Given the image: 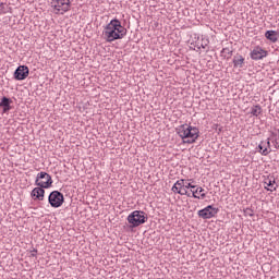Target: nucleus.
<instances>
[{
	"mask_svg": "<svg viewBox=\"0 0 279 279\" xmlns=\"http://www.w3.org/2000/svg\"><path fill=\"white\" fill-rule=\"evenodd\" d=\"M128 34V29L121 25L119 20H111L110 23L105 27L102 35L107 43H113V40H121L123 36Z\"/></svg>",
	"mask_w": 279,
	"mask_h": 279,
	"instance_id": "nucleus-1",
	"label": "nucleus"
},
{
	"mask_svg": "<svg viewBox=\"0 0 279 279\" xmlns=\"http://www.w3.org/2000/svg\"><path fill=\"white\" fill-rule=\"evenodd\" d=\"M177 132L182 138L183 143H195L197 138L199 137V131L197 128L189 126L187 124H182L177 129Z\"/></svg>",
	"mask_w": 279,
	"mask_h": 279,
	"instance_id": "nucleus-2",
	"label": "nucleus"
},
{
	"mask_svg": "<svg viewBox=\"0 0 279 279\" xmlns=\"http://www.w3.org/2000/svg\"><path fill=\"white\" fill-rule=\"evenodd\" d=\"M50 7L53 14H64L71 10V0H51Z\"/></svg>",
	"mask_w": 279,
	"mask_h": 279,
	"instance_id": "nucleus-3",
	"label": "nucleus"
},
{
	"mask_svg": "<svg viewBox=\"0 0 279 279\" xmlns=\"http://www.w3.org/2000/svg\"><path fill=\"white\" fill-rule=\"evenodd\" d=\"M128 221L131 228H138L142 223H145V213L135 210L128 216Z\"/></svg>",
	"mask_w": 279,
	"mask_h": 279,
	"instance_id": "nucleus-4",
	"label": "nucleus"
},
{
	"mask_svg": "<svg viewBox=\"0 0 279 279\" xmlns=\"http://www.w3.org/2000/svg\"><path fill=\"white\" fill-rule=\"evenodd\" d=\"M36 186H40L41 189H49L51 184H53V180H51V175L47 172H39L37 174L36 181H35Z\"/></svg>",
	"mask_w": 279,
	"mask_h": 279,
	"instance_id": "nucleus-5",
	"label": "nucleus"
},
{
	"mask_svg": "<svg viewBox=\"0 0 279 279\" xmlns=\"http://www.w3.org/2000/svg\"><path fill=\"white\" fill-rule=\"evenodd\" d=\"M48 202L52 208H60L64 204V195L59 191H53L50 193Z\"/></svg>",
	"mask_w": 279,
	"mask_h": 279,
	"instance_id": "nucleus-6",
	"label": "nucleus"
},
{
	"mask_svg": "<svg viewBox=\"0 0 279 279\" xmlns=\"http://www.w3.org/2000/svg\"><path fill=\"white\" fill-rule=\"evenodd\" d=\"M257 150L259 151V154H262V156H269V154L274 151V146H271V142L269 141V138L266 141H262L258 144Z\"/></svg>",
	"mask_w": 279,
	"mask_h": 279,
	"instance_id": "nucleus-7",
	"label": "nucleus"
},
{
	"mask_svg": "<svg viewBox=\"0 0 279 279\" xmlns=\"http://www.w3.org/2000/svg\"><path fill=\"white\" fill-rule=\"evenodd\" d=\"M172 193H178L179 195H186L191 197V193L184 187V179H181L174 183L172 186Z\"/></svg>",
	"mask_w": 279,
	"mask_h": 279,
	"instance_id": "nucleus-8",
	"label": "nucleus"
},
{
	"mask_svg": "<svg viewBox=\"0 0 279 279\" xmlns=\"http://www.w3.org/2000/svg\"><path fill=\"white\" fill-rule=\"evenodd\" d=\"M28 76L29 68H27V65H20L14 72V77L17 81L27 80Z\"/></svg>",
	"mask_w": 279,
	"mask_h": 279,
	"instance_id": "nucleus-9",
	"label": "nucleus"
},
{
	"mask_svg": "<svg viewBox=\"0 0 279 279\" xmlns=\"http://www.w3.org/2000/svg\"><path fill=\"white\" fill-rule=\"evenodd\" d=\"M216 214L217 209L210 205L204 209L198 210V217H202V219H213Z\"/></svg>",
	"mask_w": 279,
	"mask_h": 279,
	"instance_id": "nucleus-10",
	"label": "nucleus"
},
{
	"mask_svg": "<svg viewBox=\"0 0 279 279\" xmlns=\"http://www.w3.org/2000/svg\"><path fill=\"white\" fill-rule=\"evenodd\" d=\"M252 60H263V58H267V51H265L260 47H256L251 52Z\"/></svg>",
	"mask_w": 279,
	"mask_h": 279,
	"instance_id": "nucleus-11",
	"label": "nucleus"
},
{
	"mask_svg": "<svg viewBox=\"0 0 279 279\" xmlns=\"http://www.w3.org/2000/svg\"><path fill=\"white\" fill-rule=\"evenodd\" d=\"M31 195L32 197L39 199V202H43V199H45V187H41V186L35 187L32 191Z\"/></svg>",
	"mask_w": 279,
	"mask_h": 279,
	"instance_id": "nucleus-12",
	"label": "nucleus"
},
{
	"mask_svg": "<svg viewBox=\"0 0 279 279\" xmlns=\"http://www.w3.org/2000/svg\"><path fill=\"white\" fill-rule=\"evenodd\" d=\"M10 104H12V100H10V98L8 97L2 98L1 100L2 112H9V110H12V107L10 106Z\"/></svg>",
	"mask_w": 279,
	"mask_h": 279,
	"instance_id": "nucleus-13",
	"label": "nucleus"
},
{
	"mask_svg": "<svg viewBox=\"0 0 279 279\" xmlns=\"http://www.w3.org/2000/svg\"><path fill=\"white\" fill-rule=\"evenodd\" d=\"M192 191V197H194L195 199H205L206 197V193H204V190L202 187H197L196 191L191 190Z\"/></svg>",
	"mask_w": 279,
	"mask_h": 279,
	"instance_id": "nucleus-14",
	"label": "nucleus"
},
{
	"mask_svg": "<svg viewBox=\"0 0 279 279\" xmlns=\"http://www.w3.org/2000/svg\"><path fill=\"white\" fill-rule=\"evenodd\" d=\"M244 62L245 58H243V56H235L233 58V65L235 66V69H242Z\"/></svg>",
	"mask_w": 279,
	"mask_h": 279,
	"instance_id": "nucleus-15",
	"label": "nucleus"
},
{
	"mask_svg": "<svg viewBox=\"0 0 279 279\" xmlns=\"http://www.w3.org/2000/svg\"><path fill=\"white\" fill-rule=\"evenodd\" d=\"M265 36L268 40H271V43L278 41V32L276 31H267Z\"/></svg>",
	"mask_w": 279,
	"mask_h": 279,
	"instance_id": "nucleus-16",
	"label": "nucleus"
},
{
	"mask_svg": "<svg viewBox=\"0 0 279 279\" xmlns=\"http://www.w3.org/2000/svg\"><path fill=\"white\" fill-rule=\"evenodd\" d=\"M268 141H270V143L272 144L271 147L274 151H276V149H279V130H278V136L272 135L270 138H268Z\"/></svg>",
	"mask_w": 279,
	"mask_h": 279,
	"instance_id": "nucleus-17",
	"label": "nucleus"
},
{
	"mask_svg": "<svg viewBox=\"0 0 279 279\" xmlns=\"http://www.w3.org/2000/svg\"><path fill=\"white\" fill-rule=\"evenodd\" d=\"M264 184H266L267 191H270L272 193V191H276V181H271V179H266L264 181Z\"/></svg>",
	"mask_w": 279,
	"mask_h": 279,
	"instance_id": "nucleus-18",
	"label": "nucleus"
},
{
	"mask_svg": "<svg viewBox=\"0 0 279 279\" xmlns=\"http://www.w3.org/2000/svg\"><path fill=\"white\" fill-rule=\"evenodd\" d=\"M221 57L226 60H230V58H232V50H230V48H223L221 50Z\"/></svg>",
	"mask_w": 279,
	"mask_h": 279,
	"instance_id": "nucleus-19",
	"label": "nucleus"
},
{
	"mask_svg": "<svg viewBox=\"0 0 279 279\" xmlns=\"http://www.w3.org/2000/svg\"><path fill=\"white\" fill-rule=\"evenodd\" d=\"M251 114H253V117H258V114H260V106L253 107Z\"/></svg>",
	"mask_w": 279,
	"mask_h": 279,
	"instance_id": "nucleus-20",
	"label": "nucleus"
},
{
	"mask_svg": "<svg viewBox=\"0 0 279 279\" xmlns=\"http://www.w3.org/2000/svg\"><path fill=\"white\" fill-rule=\"evenodd\" d=\"M184 189H185V191H186L187 189H195V185H193V184H191V183H189V182H186V181L184 180Z\"/></svg>",
	"mask_w": 279,
	"mask_h": 279,
	"instance_id": "nucleus-21",
	"label": "nucleus"
}]
</instances>
